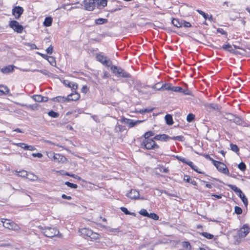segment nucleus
I'll return each mask as SVG.
<instances>
[{"mask_svg": "<svg viewBox=\"0 0 250 250\" xmlns=\"http://www.w3.org/2000/svg\"><path fill=\"white\" fill-rule=\"evenodd\" d=\"M172 91L174 92H178L180 93L184 92V90L180 86H173Z\"/></svg>", "mask_w": 250, "mask_h": 250, "instance_id": "obj_37", "label": "nucleus"}, {"mask_svg": "<svg viewBox=\"0 0 250 250\" xmlns=\"http://www.w3.org/2000/svg\"><path fill=\"white\" fill-rule=\"evenodd\" d=\"M141 145L142 148H145L146 149L156 150L159 148V146L153 139H144Z\"/></svg>", "mask_w": 250, "mask_h": 250, "instance_id": "obj_3", "label": "nucleus"}, {"mask_svg": "<svg viewBox=\"0 0 250 250\" xmlns=\"http://www.w3.org/2000/svg\"><path fill=\"white\" fill-rule=\"evenodd\" d=\"M230 149L232 151L238 153V152L239 151V148L236 145L230 144Z\"/></svg>", "mask_w": 250, "mask_h": 250, "instance_id": "obj_36", "label": "nucleus"}, {"mask_svg": "<svg viewBox=\"0 0 250 250\" xmlns=\"http://www.w3.org/2000/svg\"><path fill=\"white\" fill-rule=\"evenodd\" d=\"M231 116L232 118L230 119V121H232L237 125H244V122L243 120L240 117L233 115Z\"/></svg>", "mask_w": 250, "mask_h": 250, "instance_id": "obj_14", "label": "nucleus"}, {"mask_svg": "<svg viewBox=\"0 0 250 250\" xmlns=\"http://www.w3.org/2000/svg\"><path fill=\"white\" fill-rule=\"evenodd\" d=\"M228 186L232 190H233L236 193H241L242 191L240 189L238 188L236 186L232 185H228Z\"/></svg>", "mask_w": 250, "mask_h": 250, "instance_id": "obj_32", "label": "nucleus"}, {"mask_svg": "<svg viewBox=\"0 0 250 250\" xmlns=\"http://www.w3.org/2000/svg\"><path fill=\"white\" fill-rule=\"evenodd\" d=\"M162 84L163 83L161 82L157 83L156 84L152 85L151 86V88L157 90H162L161 86H162Z\"/></svg>", "mask_w": 250, "mask_h": 250, "instance_id": "obj_34", "label": "nucleus"}, {"mask_svg": "<svg viewBox=\"0 0 250 250\" xmlns=\"http://www.w3.org/2000/svg\"><path fill=\"white\" fill-rule=\"evenodd\" d=\"M55 153H54V152H50L47 153V155L50 159L53 160L54 155H55Z\"/></svg>", "mask_w": 250, "mask_h": 250, "instance_id": "obj_61", "label": "nucleus"}, {"mask_svg": "<svg viewBox=\"0 0 250 250\" xmlns=\"http://www.w3.org/2000/svg\"><path fill=\"white\" fill-rule=\"evenodd\" d=\"M220 48L227 50L232 53H235V50L232 48L231 45L229 43H228L227 44H224L222 46L220 47Z\"/></svg>", "mask_w": 250, "mask_h": 250, "instance_id": "obj_22", "label": "nucleus"}, {"mask_svg": "<svg viewBox=\"0 0 250 250\" xmlns=\"http://www.w3.org/2000/svg\"><path fill=\"white\" fill-rule=\"evenodd\" d=\"M89 237H90L91 239L96 240V239H98L99 238L100 235L97 233H95V232H93L92 235H91V236H90Z\"/></svg>", "mask_w": 250, "mask_h": 250, "instance_id": "obj_55", "label": "nucleus"}, {"mask_svg": "<svg viewBox=\"0 0 250 250\" xmlns=\"http://www.w3.org/2000/svg\"><path fill=\"white\" fill-rule=\"evenodd\" d=\"M101 227L105 229L107 231L111 232H119L120 231L118 228L113 229L104 225L101 226Z\"/></svg>", "mask_w": 250, "mask_h": 250, "instance_id": "obj_27", "label": "nucleus"}, {"mask_svg": "<svg viewBox=\"0 0 250 250\" xmlns=\"http://www.w3.org/2000/svg\"><path fill=\"white\" fill-rule=\"evenodd\" d=\"M147 217L154 220H158L159 219V216L155 213H148Z\"/></svg>", "mask_w": 250, "mask_h": 250, "instance_id": "obj_42", "label": "nucleus"}, {"mask_svg": "<svg viewBox=\"0 0 250 250\" xmlns=\"http://www.w3.org/2000/svg\"><path fill=\"white\" fill-rule=\"evenodd\" d=\"M197 11L205 19V20H207V18H208V14H206L204 12H203V11L202 10H197Z\"/></svg>", "mask_w": 250, "mask_h": 250, "instance_id": "obj_50", "label": "nucleus"}, {"mask_svg": "<svg viewBox=\"0 0 250 250\" xmlns=\"http://www.w3.org/2000/svg\"><path fill=\"white\" fill-rule=\"evenodd\" d=\"M139 213L144 216L147 217L148 216V213L147 212V210L145 209H141L139 211Z\"/></svg>", "mask_w": 250, "mask_h": 250, "instance_id": "obj_51", "label": "nucleus"}, {"mask_svg": "<svg viewBox=\"0 0 250 250\" xmlns=\"http://www.w3.org/2000/svg\"><path fill=\"white\" fill-rule=\"evenodd\" d=\"M160 170L161 172L167 173L169 171L168 168L164 167H160Z\"/></svg>", "mask_w": 250, "mask_h": 250, "instance_id": "obj_59", "label": "nucleus"}, {"mask_svg": "<svg viewBox=\"0 0 250 250\" xmlns=\"http://www.w3.org/2000/svg\"><path fill=\"white\" fill-rule=\"evenodd\" d=\"M32 98L36 102H42V96L40 95H33Z\"/></svg>", "mask_w": 250, "mask_h": 250, "instance_id": "obj_38", "label": "nucleus"}, {"mask_svg": "<svg viewBox=\"0 0 250 250\" xmlns=\"http://www.w3.org/2000/svg\"><path fill=\"white\" fill-rule=\"evenodd\" d=\"M80 97V96L78 93H71L67 96V101H75L78 100Z\"/></svg>", "mask_w": 250, "mask_h": 250, "instance_id": "obj_17", "label": "nucleus"}, {"mask_svg": "<svg viewBox=\"0 0 250 250\" xmlns=\"http://www.w3.org/2000/svg\"><path fill=\"white\" fill-rule=\"evenodd\" d=\"M250 228L246 224L237 231V235L234 236L235 244H239L241 238L245 237L250 232Z\"/></svg>", "mask_w": 250, "mask_h": 250, "instance_id": "obj_2", "label": "nucleus"}, {"mask_svg": "<svg viewBox=\"0 0 250 250\" xmlns=\"http://www.w3.org/2000/svg\"><path fill=\"white\" fill-rule=\"evenodd\" d=\"M107 22V20L103 18H99L95 20V23L97 25H101Z\"/></svg>", "mask_w": 250, "mask_h": 250, "instance_id": "obj_28", "label": "nucleus"}, {"mask_svg": "<svg viewBox=\"0 0 250 250\" xmlns=\"http://www.w3.org/2000/svg\"><path fill=\"white\" fill-rule=\"evenodd\" d=\"M39 228L46 237L52 238L56 236L59 238L62 237V234L59 233V231L56 227H40Z\"/></svg>", "mask_w": 250, "mask_h": 250, "instance_id": "obj_1", "label": "nucleus"}, {"mask_svg": "<svg viewBox=\"0 0 250 250\" xmlns=\"http://www.w3.org/2000/svg\"><path fill=\"white\" fill-rule=\"evenodd\" d=\"M172 23L174 26L177 28L182 27L183 26L182 20H180L178 19H173Z\"/></svg>", "mask_w": 250, "mask_h": 250, "instance_id": "obj_23", "label": "nucleus"}, {"mask_svg": "<svg viewBox=\"0 0 250 250\" xmlns=\"http://www.w3.org/2000/svg\"><path fill=\"white\" fill-rule=\"evenodd\" d=\"M110 69L112 72L116 75L125 78H128L131 77L129 73H127L122 68L115 65L111 66Z\"/></svg>", "mask_w": 250, "mask_h": 250, "instance_id": "obj_4", "label": "nucleus"}, {"mask_svg": "<svg viewBox=\"0 0 250 250\" xmlns=\"http://www.w3.org/2000/svg\"><path fill=\"white\" fill-rule=\"evenodd\" d=\"M48 115L52 117V118H58L59 116V114L57 112H56L53 110H51L48 113Z\"/></svg>", "mask_w": 250, "mask_h": 250, "instance_id": "obj_40", "label": "nucleus"}, {"mask_svg": "<svg viewBox=\"0 0 250 250\" xmlns=\"http://www.w3.org/2000/svg\"><path fill=\"white\" fill-rule=\"evenodd\" d=\"M184 138V136H177L173 137H170V139H172L173 140H177L179 141H183Z\"/></svg>", "mask_w": 250, "mask_h": 250, "instance_id": "obj_47", "label": "nucleus"}, {"mask_svg": "<svg viewBox=\"0 0 250 250\" xmlns=\"http://www.w3.org/2000/svg\"><path fill=\"white\" fill-rule=\"evenodd\" d=\"M54 99L55 101H57L59 102H64L65 101H67V97L62 96H57L54 98Z\"/></svg>", "mask_w": 250, "mask_h": 250, "instance_id": "obj_33", "label": "nucleus"}, {"mask_svg": "<svg viewBox=\"0 0 250 250\" xmlns=\"http://www.w3.org/2000/svg\"><path fill=\"white\" fill-rule=\"evenodd\" d=\"M64 184L68 187L72 188H78V185L77 184H73L68 181L65 182Z\"/></svg>", "mask_w": 250, "mask_h": 250, "instance_id": "obj_43", "label": "nucleus"}, {"mask_svg": "<svg viewBox=\"0 0 250 250\" xmlns=\"http://www.w3.org/2000/svg\"><path fill=\"white\" fill-rule=\"evenodd\" d=\"M83 3L85 9L89 11H93L96 6L95 0H92L90 1H87L86 0H84Z\"/></svg>", "mask_w": 250, "mask_h": 250, "instance_id": "obj_10", "label": "nucleus"}, {"mask_svg": "<svg viewBox=\"0 0 250 250\" xmlns=\"http://www.w3.org/2000/svg\"><path fill=\"white\" fill-rule=\"evenodd\" d=\"M234 212L237 214H241L242 213V209L240 207L235 206L234 207Z\"/></svg>", "mask_w": 250, "mask_h": 250, "instance_id": "obj_49", "label": "nucleus"}, {"mask_svg": "<svg viewBox=\"0 0 250 250\" xmlns=\"http://www.w3.org/2000/svg\"><path fill=\"white\" fill-rule=\"evenodd\" d=\"M139 192L135 189H132L130 191L126 193V196L130 198L131 199L137 200V199H144V197H139Z\"/></svg>", "mask_w": 250, "mask_h": 250, "instance_id": "obj_7", "label": "nucleus"}, {"mask_svg": "<svg viewBox=\"0 0 250 250\" xmlns=\"http://www.w3.org/2000/svg\"><path fill=\"white\" fill-rule=\"evenodd\" d=\"M16 66L14 65H9L1 68V71L3 73L7 74L13 72L14 70V68Z\"/></svg>", "mask_w": 250, "mask_h": 250, "instance_id": "obj_16", "label": "nucleus"}, {"mask_svg": "<svg viewBox=\"0 0 250 250\" xmlns=\"http://www.w3.org/2000/svg\"><path fill=\"white\" fill-rule=\"evenodd\" d=\"M32 156L34 157H37L38 158H42V155L41 153H33Z\"/></svg>", "mask_w": 250, "mask_h": 250, "instance_id": "obj_62", "label": "nucleus"}, {"mask_svg": "<svg viewBox=\"0 0 250 250\" xmlns=\"http://www.w3.org/2000/svg\"><path fill=\"white\" fill-rule=\"evenodd\" d=\"M200 234L205 238L208 239H211L213 238V235L211 234H210L207 232H203L200 233Z\"/></svg>", "mask_w": 250, "mask_h": 250, "instance_id": "obj_35", "label": "nucleus"}, {"mask_svg": "<svg viewBox=\"0 0 250 250\" xmlns=\"http://www.w3.org/2000/svg\"><path fill=\"white\" fill-rule=\"evenodd\" d=\"M217 32L221 34L222 35H227V32L224 31L222 28H218Z\"/></svg>", "mask_w": 250, "mask_h": 250, "instance_id": "obj_60", "label": "nucleus"}, {"mask_svg": "<svg viewBox=\"0 0 250 250\" xmlns=\"http://www.w3.org/2000/svg\"><path fill=\"white\" fill-rule=\"evenodd\" d=\"M47 60L50 63V64L52 66H54L56 64V61L52 56H49L47 58Z\"/></svg>", "mask_w": 250, "mask_h": 250, "instance_id": "obj_41", "label": "nucleus"}, {"mask_svg": "<svg viewBox=\"0 0 250 250\" xmlns=\"http://www.w3.org/2000/svg\"><path fill=\"white\" fill-rule=\"evenodd\" d=\"M195 116L189 113L187 115V120L188 122H191L194 119Z\"/></svg>", "mask_w": 250, "mask_h": 250, "instance_id": "obj_45", "label": "nucleus"}, {"mask_svg": "<svg viewBox=\"0 0 250 250\" xmlns=\"http://www.w3.org/2000/svg\"><path fill=\"white\" fill-rule=\"evenodd\" d=\"M165 119L167 124L168 125H172L173 124V119L171 115L167 114L165 117Z\"/></svg>", "mask_w": 250, "mask_h": 250, "instance_id": "obj_25", "label": "nucleus"}, {"mask_svg": "<svg viewBox=\"0 0 250 250\" xmlns=\"http://www.w3.org/2000/svg\"><path fill=\"white\" fill-rule=\"evenodd\" d=\"M238 195H239V197L241 199L244 204L246 206H247L248 202V200H247V198L246 197V196L245 195V194L242 192H241V193H239Z\"/></svg>", "mask_w": 250, "mask_h": 250, "instance_id": "obj_30", "label": "nucleus"}, {"mask_svg": "<svg viewBox=\"0 0 250 250\" xmlns=\"http://www.w3.org/2000/svg\"><path fill=\"white\" fill-rule=\"evenodd\" d=\"M95 1L98 8H100L101 6L104 7L107 5V0H95Z\"/></svg>", "mask_w": 250, "mask_h": 250, "instance_id": "obj_21", "label": "nucleus"}, {"mask_svg": "<svg viewBox=\"0 0 250 250\" xmlns=\"http://www.w3.org/2000/svg\"><path fill=\"white\" fill-rule=\"evenodd\" d=\"M0 92L3 94H7L9 92V88L6 86L3 85H0Z\"/></svg>", "mask_w": 250, "mask_h": 250, "instance_id": "obj_29", "label": "nucleus"}, {"mask_svg": "<svg viewBox=\"0 0 250 250\" xmlns=\"http://www.w3.org/2000/svg\"><path fill=\"white\" fill-rule=\"evenodd\" d=\"M53 47L52 45L49 46L46 50V52L49 54H52L53 53Z\"/></svg>", "mask_w": 250, "mask_h": 250, "instance_id": "obj_57", "label": "nucleus"}, {"mask_svg": "<svg viewBox=\"0 0 250 250\" xmlns=\"http://www.w3.org/2000/svg\"><path fill=\"white\" fill-rule=\"evenodd\" d=\"M62 197L63 199H67V200H71L72 199V197L70 196H67L64 194H63L62 195Z\"/></svg>", "mask_w": 250, "mask_h": 250, "instance_id": "obj_63", "label": "nucleus"}, {"mask_svg": "<svg viewBox=\"0 0 250 250\" xmlns=\"http://www.w3.org/2000/svg\"><path fill=\"white\" fill-rule=\"evenodd\" d=\"M182 245L184 248H187L188 250H190V249H191V245L188 242H186V241L183 242Z\"/></svg>", "mask_w": 250, "mask_h": 250, "instance_id": "obj_53", "label": "nucleus"}, {"mask_svg": "<svg viewBox=\"0 0 250 250\" xmlns=\"http://www.w3.org/2000/svg\"><path fill=\"white\" fill-rule=\"evenodd\" d=\"M176 157L177 159H178L179 161H181L186 164H187L188 162V160L181 156H177Z\"/></svg>", "mask_w": 250, "mask_h": 250, "instance_id": "obj_52", "label": "nucleus"}, {"mask_svg": "<svg viewBox=\"0 0 250 250\" xmlns=\"http://www.w3.org/2000/svg\"><path fill=\"white\" fill-rule=\"evenodd\" d=\"M53 160L55 162H61V163H65L66 161V158L60 154H55V155H54V159Z\"/></svg>", "mask_w": 250, "mask_h": 250, "instance_id": "obj_13", "label": "nucleus"}, {"mask_svg": "<svg viewBox=\"0 0 250 250\" xmlns=\"http://www.w3.org/2000/svg\"><path fill=\"white\" fill-rule=\"evenodd\" d=\"M96 58L98 61L106 66L109 67L112 64V62L110 59H108L107 57L104 56L101 54H97Z\"/></svg>", "mask_w": 250, "mask_h": 250, "instance_id": "obj_5", "label": "nucleus"}, {"mask_svg": "<svg viewBox=\"0 0 250 250\" xmlns=\"http://www.w3.org/2000/svg\"><path fill=\"white\" fill-rule=\"evenodd\" d=\"M205 106L207 110L208 111H212V110L219 111L221 107L217 104H208L207 103L205 104Z\"/></svg>", "mask_w": 250, "mask_h": 250, "instance_id": "obj_9", "label": "nucleus"}, {"mask_svg": "<svg viewBox=\"0 0 250 250\" xmlns=\"http://www.w3.org/2000/svg\"><path fill=\"white\" fill-rule=\"evenodd\" d=\"M170 137L168 136L166 134H159L156 135L154 139L157 140H160L161 141L167 142L170 139Z\"/></svg>", "mask_w": 250, "mask_h": 250, "instance_id": "obj_15", "label": "nucleus"}, {"mask_svg": "<svg viewBox=\"0 0 250 250\" xmlns=\"http://www.w3.org/2000/svg\"><path fill=\"white\" fill-rule=\"evenodd\" d=\"M120 209L125 214L128 215L130 214V211H129L126 208L123 207H121Z\"/></svg>", "mask_w": 250, "mask_h": 250, "instance_id": "obj_58", "label": "nucleus"}, {"mask_svg": "<svg viewBox=\"0 0 250 250\" xmlns=\"http://www.w3.org/2000/svg\"><path fill=\"white\" fill-rule=\"evenodd\" d=\"M121 122L128 125L129 127H132L136 125L135 121L132 119H127L125 117H123L121 120Z\"/></svg>", "mask_w": 250, "mask_h": 250, "instance_id": "obj_12", "label": "nucleus"}, {"mask_svg": "<svg viewBox=\"0 0 250 250\" xmlns=\"http://www.w3.org/2000/svg\"><path fill=\"white\" fill-rule=\"evenodd\" d=\"M188 166H189L194 171H196L198 173H201V171L198 170V167L196 166H195L193 162L191 161H188L187 164Z\"/></svg>", "mask_w": 250, "mask_h": 250, "instance_id": "obj_31", "label": "nucleus"}, {"mask_svg": "<svg viewBox=\"0 0 250 250\" xmlns=\"http://www.w3.org/2000/svg\"><path fill=\"white\" fill-rule=\"evenodd\" d=\"M63 83L65 85L71 88L72 89L76 90L78 88V85L76 83H71L68 80H64Z\"/></svg>", "mask_w": 250, "mask_h": 250, "instance_id": "obj_18", "label": "nucleus"}, {"mask_svg": "<svg viewBox=\"0 0 250 250\" xmlns=\"http://www.w3.org/2000/svg\"><path fill=\"white\" fill-rule=\"evenodd\" d=\"M183 26L185 27H189L191 26V24L188 21H186L184 20H182Z\"/></svg>", "mask_w": 250, "mask_h": 250, "instance_id": "obj_54", "label": "nucleus"}, {"mask_svg": "<svg viewBox=\"0 0 250 250\" xmlns=\"http://www.w3.org/2000/svg\"><path fill=\"white\" fill-rule=\"evenodd\" d=\"M238 167L242 171H245L246 169V166L243 162H241L238 166Z\"/></svg>", "mask_w": 250, "mask_h": 250, "instance_id": "obj_46", "label": "nucleus"}, {"mask_svg": "<svg viewBox=\"0 0 250 250\" xmlns=\"http://www.w3.org/2000/svg\"><path fill=\"white\" fill-rule=\"evenodd\" d=\"M80 232L82 234L88 237L91 236V235H92L93 234V231L91 229L86 228L81 229Z\"/></svg>", "mask_w": 250, "mask_h": 250, "instance_id": "obj_20", "label": "nucleus"}, {"mask_svg": "<svg viewBox=\"0 0 250 250\" xmlns=\"http://www.w3.org/2000/svg\"><path fill=\"white\" fill-rule=\"evenodd\" d=\"M192 179L188 175H185L184 177V180L188 183L191 182Z\"/></svg>", "mask_w": 250, "mask_h": 250, "instance_id": "obj_56", "label": "nucleus"}, {"mask_svg": "<svg viewBox=\"0 0 250 250\" xmlns=\"http://www.w3.org/2000/svg\"><path fill=\"white\" fill-rule=\"evenodd\" d=\"M3 226L5 228H7L9 229H16V226L15 223L13 222H11L9 220H5L4 221H2Z\"/></svg>", "mask_w": 250, "mask_h": 250, "instance_id": "obj_11", "label": "nucleus"}, {"mask_svg": "<svg viewBox=\"0 0 250 250\" xmlns=\"http://www.w3.org/2000/svg\"><path fill=\"white\" fill-rule=\"evenodd\" d=\"M154 135V133L153 131H149L146 132L144 135V137L145 138V139H150L149 137L150 136H152Z\"/></svg>", "mask_w": 250, "mask_h": 250, "instance_id": "obj_39", "label": "nucleus"}, {"mask_svg": "<svg viewBox=\"0 0 250 250\" xmlns=\"http://www.w3.org/2000/svg\"><path fill=\"white\" fill-rule=\"evenodd\" d=\"M23 12V8L19 6H16L12 9V14L16 19H18L21 17Z\"/></svg>", "mask_w": 250, "mask_h": 250, "instance_id": "obj_8", "label": "nucleus"}, {"mask_svg": "<svg viewBox=\"0 0 250 250\" xmlns=\"http://www.w3.org/2000/svg\"><path fill=\"white\" fill-rule=\"evenodd\" d=\"M218 171L221 172L223 174H229V170L227 167V166L223 163V165H219L217 167V168Z\"/></svg>", "mask_w": 250, "mask_h": 250, "instance_id": "obj_19", "label": "nucleus"}, {"mask_svg": "<svg viewBox=\"0 0 250 250\" xmlns=\"http://www.w3.org/2000/svg\"><path fill=\"white\" fill-rule=\"evenodd\" d=\"M87 91V87L86 85H83L82 89V92L86 93Z\"/></svg>", "mask_w": 250, "mask_h": 250, "instance_id": "obj_64", "label": "nucleus"}, {"mask_svg": "<svg viewBox=\"0 0 250 250\" xmlns=\"http://www.w3.org/2000/svg\"><path fill=\"white\" fill-rule=\"evenodd\" d=\"M172 87H173V86H172L171 84H170L169 83H164V84L163 83L162 85V86H161V88H162L161 90H171L172 91Z\"/></svg>", "mask_w": 250, "mask_h": 250, "instance_id": "obj_26", "label": "nucleus"}, {"mask_svg": "<svg viewBox=\"0 0 250 250\" xmlns=\"http://www.w3.org/2000/svg\"><path fill=\"white\" fill-rule=\"evenodd\" d=\"M27 178L31 181H35L38 179V177L32 174H28Z\"/></svg>", "mask_w": 250, "mask_h": 250, "instance_id": "obj_48", "label": "nucleus"}, {"mask_svg": "<svg viewBox=\"0 0 250 250\" xmlns=\"http://www.w3.org/2000/svg\"><path fill=\"white\" fill-rule=\"evenodd\" d=\"M9 26L17 33H21L23 30V27L16 21H12L9 23Z\"/></svg>", "mask_w": 250, "mask_h": 250, "instance_id": "obj_6", "label": "nucleus"}, {"mask_svg": "<svg viewBox=\"0 0 250 250\" xmlns=\"http://www.w3.org/2000/svg\"><path fill=\"white\" fill-rule=\"evenodd\" d=\"M53 19L51 17H46L43 22V25L45 26L49 27L52 25Z\"/></svg>", "mask_w": 250, "mask_h": 250, "instance_id": "obj_24", "label": "nucleus"}, {"mask_svg": "<svg viewBox=\"0 0 250 250\" xmlns=\"http://www.w3.org/2000/svg\"><path fill=\"white\" fill-rule=\"evenodd\" d=\"M16 145L18 146H20L25 150H27L28 145L26 144L23 143H20L16 144Z\"/></svg>", "mask_w": 250, "mask_h": 250, "instance_id": "obj_44", "label": "nucleus"}]
</instances>
